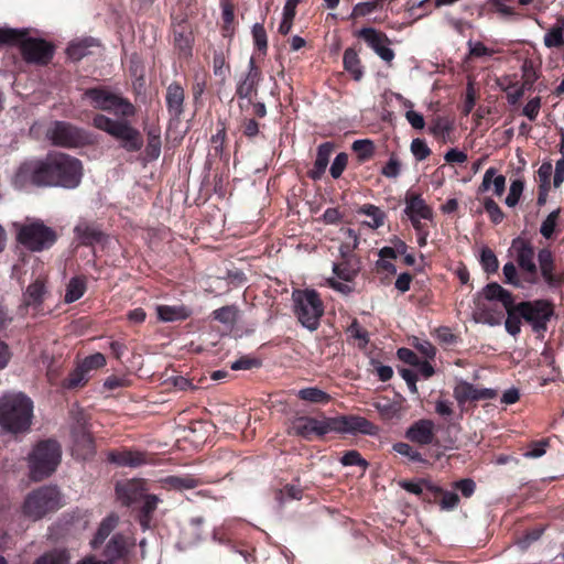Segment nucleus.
I'll use <instances>...</instances> for the list:
<instances>
[{
    "mask_svg": "<svg viewBox=\"0 0 564 564\" xmlns=\"http://www.w3.org/2000/svg\"><path fill=\"white\" fill-rule=\"evenodd\" d=\"M45 186L76 188L83 178L80 160L63 152L48 153L44 159Z\"/></svg>",
    "mask_w": 564,
    "mask_h": 564,
    "instance_id": "obj_1",
    "label": "nucleus"
},
{
    "mask_svg": "<svg viewBox=\"0 0 564 564\" xmlns=\"http://www.w3.org/2000/svg\"><path fill=\"white\" fill-rule=\"evenodd\" d=\"M33 417V402L22 392L0 398V425L12 433L25 432Z\"/></svg>",
    "mask_w": 564,
    "mask_h": 564,
    "instance_id": "obj_2",
    "label": "nucleus"
},
{
    "mask_svg": "<svg viewBox=\"0 0 564 564\" xmlns=\"http://www.w3.org/2000/svg\"><path fill=\"white\" fill-rule=\"evenodd\" d=\"M62 448L55 440L39 442L29 454L30 476L33 480H42L55 471L61 463Z\"/></svg>",
    "mask_w": 564,
    "mask_h": 564,
    "instance_id": "obj_3",
    "label": "nucleus"
},
{
    "mask_svg": "<svg viewBox=\"0 0 564 564\" xmlns=\"http://www.w3.org/2000/svg\"><path fill=\"white\" fill-rule=\"evenodd\" d=\"M14 228L19 243L32 252L50 249L57 239L55 230L40 219H28L23 224L17 223Z\"/></svg>",
    "mask_w": 564,
    "mask_h": 564,
    "instance_id": "obj_4",
    "label": "nucleus"
},
{
    "mask_svg": "<svg viewBox=\"0 0 564 564\" xmlns=\"http://www.w3.org/2000/svg\"><path fill=\"white\" fill-rule=\"evenodd\" d=\"M294 313L299 322L308 330H316L319 326L324 306L315 290H295L292 293Z\"/></svg>",
    "mask_w": 564,
    "mask_h": 564,
    "instance_id": "obj_5",
    "label": "nucleus"
},
{
    "mask_svg": "<svg viewBox=\"0 0 564 564\" xmlns=\"http://www.w3.org/2000/svg\"><path fill=\"white\" fill-rule=\"evenodd\" d=\"M61 506L59 490L56 487L44 486L28 495L22 510L29 519L39 520L46 513L57 510Z\"/></svg>",
    "mask_w": 564,
    "mask_h": 564,
    "instance_id": "obj_6",
    "label": "nucleus"
},
{
    "mask_svg": "<svg viewBox=\"0 0 564 564\" xmlns=\"http://www.w3.org/2000/svg\"><path fill=\"white\" fill-rule=\"evenodd\" d=\"M94 126L119 140L121 147L129 152L139 151L143 145L140 132L127 121L112 120L104 115H97L94 118Z\"/></svg>",
    "mask_w": 564,
    "mask_h": 564,
    "instance_id": "obj_7",
    "label": "nucleus"
},
{
    "mask_svg": "<svg viewBox=\"0 0 564 564\" xmlns=\"http://www.w3.org/2000/svg\"><path fill=\"white\" fill-rule=\"evenodd\" d=\"M84 97L90 100L93 107L100 110L115 111L124 117L133 116L135 112L131 102L107 88H89L85 90Z\"/></svg>",
    "mask_w": 564,
    "mask_h": 564,
    "instance_id": "obj_8",
    "label": "nucleus"
},
{
    "mask_svg": "<svg viewBox=\"0 0 564 564\" xmlns=\"http://www.w3.org/2000/svg\"><path fill=\"white\" fill-rule=\"evenodd\" d=\"M19 37H0V47L11 44ZM19 46L23 58L29 63L46 64L53 57L54 46L44 37H21Z\"/></svg>",
    "mask_w": 564,
    "mask_h": 564,
    "instance_id": "obj_9",
    "label": "nucleus"
},
{
    "mask_svg": "<svg viewBox=\"0 0 564 564\" xmlns=\"http://www.w3.org/2000/svg\"><path fill=\"white\" fill-rule=\"evenodd\" d=\"M46 138L63 148H77L90 142L87 132L65 121L53 122L46 130Z\"/></svg>",
    "mask_w": 564,
    "mask_h": 564,
    "instance_id": "obj_10",
    "label": "nucleus"
},
{
    "mask_svg": "<svg viewBox=\"0 0 564 564\" xmlns=\"http://www.w3.org/2000/svg\"><path fill=\"white\" fill-rule=\"evenodd\" d=\"M510 252L514 258L524 280L531 284L538 282V267L535 264V252L531 242L522 237L512 240Z\"/></svg>",
    "mask_w": 564,
    "mask_h": 564,
    "instance_id": "obj_11",
    "label": "nucleus"
},
{
    "mask_svg": "<svg viewBox=\"0 0 564 564\" xmlns=\"http://www.w3.org/2000/svg\"><path fill=\"white\" fill-rule=\"evenodd\" d=\"M516 310L536 333L546 330L547 322L553 315L552 305L545 300L522 302L516 306Z\"/></svg>",
    "mask_w": 564,
    "mask_h": 564,
    "instance_id": "obj_12",
    "label": "nucleus"
},
{
    "mask_svg": "<svg viewBox=\"0 0 564 564\" xmlns=\"http://www.w3.org/2000/svg\"><path fill=\"white\" fill-rule=\"evenodd\" d=\"M12 183L19 189L28 188L30 185L45 186L43 159L22 163L17 170Z\"/></svg>",
    "mask_w": 564,
    "mask_h": 564,
    "instance_id": "obj_13",
    "label": "nucleus"
},
{
    "mask_svg": "<svg viewBox=\"0 0 564 564\" xmlns=\"http://www.w3.org/2000/svg\"><path fill=\"white\" fill-rule=\"evenodd\" d=\"M404 213L415 230H421V226H423L421 220H431L433 218L431 207L421 195L414 193L406 194Z\"/></svg>",
    "mask_w": 564,
    "mask_h": 564,
    "instance_id": "obj_14",
    "label": "nucleus"
},
{
    "mask_svg": "<svg viewBox=\"0 0 564 564\" xmlns=\"http://www.w3.org/2000/svg\"><path fill=\"white\" fill-rule=\"evenodd\" d=\"M496 395L495 390L478 389L465 380L458 381L454 388V398L459 404H464L467 401L489 400L494 399Z\"/></svg>",
    "mask_w": 564,
    "mask_h": 564,
    "instance_id": "obj_15",
    "label": "nucleus"
},
{
    "mask_svg": "<svg viewBox=\"0 0 564 564\" xmlns=\"http://www.w3.org/2000/svg\"><path fill=\"white\" fill-rule=\"evenodd\" d=\"M184 88L177 83L170 84L165 93V105L172 121H180L184 112Z\"/></svg>",
    "mask_w": 564,
    "mask_h": 564,
    "instance_id": "obj_16",
    "label": "nucleus"
},
{
    "mask_svg": "<svg viewBox=\"0 0 564 564\" xmlns=\"http://www.w3.org/2000/svg\"><path fill=\"white\" fill-rule=\"evenodd\" d=\"M328 431L329 425L326 422L305 416L295 419L290 426L291 433L304 438H310L313 434L324 435Z\"/></svg>",
    "mask_w": 564,
    "mask_h": 564,
    "instance_id": "obj_17",
    "label": "nucleus"
},
{
    "mask_svg": "<svg viewBox=\"0 0 564 564\" xmlns=\"http://www.w3.org/2000/svg\"><path fill=\"white\" fill-rule=\"evenodd\" d=\"M336 429L344 433H361L366 435H375L378 430L370 421L358 415L339 417L336 421Z\"/></svg>",
    "mask_w": 564,
    "mask_h": 564,
    "instance_id": "obj_18",
    "label": "nucleus"
},
{
    "mask_svg": "<svg viewBox=\"0 0 564 564\" xmlns=\"http://www.w3.org/2000/svg\"><path fill=\"white\" fill-rule=\"evenodd\" d=\"M435 424L431 420L422 419L414 422L405 432V437L419 445L432 444L435 436Z\"/></svg>",
    "mask_w": 564,
    "mask_h": 564,
    "instance_id": "obj_19",
    "label": "nucleus"
},
{
    "mask_svg": "<svg viewBox=\"0 0 564 564\" xmlns=\"http://www.w3.org/2000/svg\"><path fill=\"white\" fill-rule=\"evenodd\" d=\"M473 316L477 323L496 326L501 323L502 312L497 311L492 302H487L481 296H476Z\"/></svg>",
    "mask_w": 564,
    "mask_h": 564,
    "instance_id": "obj_20",
    "label": "nucleus"
},
{
    "mask_svg": "<svg viewBox=\"0 0 564 564\" xmlns=\"http://www.w3.org/2000/svg\"><path fill=\"white\" fill-rule=\"evenodd\" d=\"M260 70L256 66L254 57H250L248 72L243 78L237 83L236 94L239 98H250L257 90L260 82Z\"/></svg>",
    "mask_w": 564,
    "mask_h": 564,
    "instance_id": "obj_21",
    "label": "nucleus"
},
{
    "mask_svg": "<svg viewBox=\"0 0 564 564\" xmlns=\"http://www.w3.org/2000/svg\"><path fill=\"white\" fill-rule=\"evenodd\" d=\"M477 296H481L487 302L498 301L503 305L505 310H509L513 304L512 294L498 283L487 284Z\"/></svg>",
    "mask_w": 564,
    "mask_h": 564,
    "instance_id": "obj_22",
    "label": "nucleus"
},
{
    "mask_svg": "<svg viewBox=\"0 0 564 564\" xmlns=\"http://www.w3.org/2000/svg\"><path fill=\"white\" fill-rule=\"evenodd\" d=\"M73 452L80 459H86L94 455V441L90 433L85 429L74 433Z\"/></svg>",
    "mask_w": 564,
    "mask_h": 564,
    "instance_id": "obj_23",
    "label": "nucleus"
},
{
    "mask_svg": "<svg viewBox=\"0 0 564 564\" xmlns=\"http://www.w3.org/2000/svg\"><path fill=\"white\" fill-rule=\"evenodd\" d=\"M332 151L333 145L329 142L323 143L318 147L314 169L310 172V176L313 180H318L324 174L329 163Z\"/></svg>",
    "mask_w": 564,
    "mask_h": 564,
    "instance_id": "obj_24",
    "label": "nucleus"
},
{
    "mask_svg": "<svg viewBox=\"0 0 564 564\" xmlns=\"http://www.w3.org/2000/svg\"><path fill=\"white\" fill-rule=\"evenodd\" d=\"M368 46L375 51L380 58L390 63L394 58V52L391 48V41L389 37H365Z\"/></svg>",
    "mask_w": 564,
    "mask_h": 564,
    "instance_id": "obj_25",
    "label": "nucleus"
},
{
    "mask_svg": "<svg viewBox=\"0 0 564 564\" xmlns=\"http://www.w3.org/2000/svg\"><path fill=\"white\" fill-rule=\"evenodd\" d=\"M109 460L119 466H129V467H137V466L142 465L145 462L142 453L131 452V451L110 453Z\"/></svg>",
    "mask_w": 564,
    "mask_h": 564,
    "instance_id": "obj_26",
    "label": "nucleus"
},
{
    "mask_svg": "<svg viewBox=\"0 0 564 564\" xmlns=\"http://www.w3.org/2000/svg\"><path fill=\"white\" fill-rule=\"evenodd\" d=\"M116 494L122 505L129 506L142 496L139 485L133 481L119 482L116 486Z\"/></svg>",
    "mask_w": 564,
    "mask_h": 564,
    "instance_id": "obj_27",
    "label": "nucleus"
},
{
    "mask_svg": "<svg viewBox=\"0 0 564 564\" xmlns=\"http://www.w3.org/2000/svg\"><path fill=\"white\" fill-rule=\"evenodd\" d=\"M538 261L541 274L549 285H553L554 278V261L553 254L549 249H541L538 253Z\"/></svg>",
    "mask_w": 564,
    "mask_h": 564,
    "instance_id": "obj_28",
    "label": "nucleus"
},
{
    "mask_svg": "<svg viewBox=\"0 0 564 564\" xmlns=\"http://www.w3.org/2000/svg\"><path fill=\"white\" fill-rule=\"evenodd\" d=\"M229 56V50L224 48L220 51L215 52L213 57V72L216 77L220 79L221 84H225L229 73H230V66L227 63V58Z\"/></svg>",
    "mask_w": 564,
    "mask_h": 564,
    "instance_id": "obj_29",
    "label": "nucleus"
},
{
    "mask_svg": "<svg viewBox=\"0 0 564 564\" xmlns=\"http://www.w3.org/2000/svg\"><path fill=\"white\" fill-rule=\"evenodd\" d=\"M494 185V192L497 196H501L506 188V177L501 174H497L495 167H489L482 177L481 189L488 191Z\"/></svg>",
    "mask_w": 564,
    "mask_h": 564,
    "instance_id": "obj_30",
    "label": "nucleus"
},
{
    "mask_svg": "<svg viewBox=\"0 0 564 564\" xmlns=\"http://www.w3.org/2000/svg\"><path fill=\"white\" fill-rule=\"evenodd\" d=\"M158 318L162 322H175L182 321L188 317L189 312L185 306H169L158 305L156 306Z\"/></svg>",
    "mask_w": 564,
    "mask_h": 564,
    "instance_id": "obj_31",
    "label": "nucleus"
},
{
    "mask_svg": "<svg viewBox=\"0 0 564 564\" xmlns=\"http://www.w3.org/2000/svg\"><path fill=\"white\" fill-rule=\"evenodd\" d=\"M359 265L356 259H347L340 263L333 264L334 274L345 281L351 282L358 274Z\"/></svg>",
    "mask_w": 564,
    "mask_h": 564,
    "instance_id": "obj_32",
    "label": "nucleus"
},
{
    "mask_svg": "<svg viewBox=\"0 0 564 564\" xmlns=\"http://www.w3.org/2000/svg\"><path fill=\"white\" fill-rule=\"evenodd\" d=\"M75 234L85 245L99 242L102 238V232L96 226L84 221L75 227Z\"/></svg>",
    "mask_w": 564,
    "mask_h": 564,
    "instance_id": "obj_33",
    "label": "nucleus"
},
{
    "mask_svg": "<svg viewBox=\"0 0 564 564\" xmlns=\"http://www.w3.org/2000/svg\"><path fill=\"white\" fill-rule=\"evenodd\" d=\"M117 524H118L117 516L110 514L107 518H105L101 521L95 538L91 540V543H90L91 546L94 549L99 547L105 542V540L109 536V534L112 532V530L116 528Z\"/></svg>",
    "mask_w": 564,
    "mask_h": 564,
    "instance_id": "obj_34",
    "label": "nucleus"
},
{
    "mask_svg": "<svg viewBox=\"0 0 564 564\" xmlns=\"http://www.w3.org/2000/svg\"><path fill=\"white\" fill-rule=\"evenodd\" d=\"M344 68L351 74L355 80H360L364 76V70L360 65L358 54L354 48H347L344 53Z\"/></svg>",
    "mask_w": 564,
    "mask_h": 564,
    "instance_id": "obj_35",
    "label": "nucleus"
},
{
    "mask_svg": "<svg viewBox=\"0 0 564 564\" xmlns=\"http://www.w3.org/2000/svg\"><path fill=\"white\" fill-rule=\"evenodd\" d=\"M45 294V284L42 280H35L30 284L23 295L25 305H40Z\"/></svg>",
    "mask_w": 564,
    "mask_h": 564,
    "instance_id": "obj_36",
    "label": "nucleus"
},
{
    "mask_svg": "<svg viewBox=\"0 0 564 564\" xmlns=\"http://www.w3.org/2000/svg\"><path fill=\"white\" fill-rule=\"evenodd\" d=\"M86 291V281L84 278L74 276L69 280L66 292H65V302L73 303L79 300Z\"/></svg>",
    "mask_w": 564,
    "mask_h": 564,
    "instance_id": "obj_37",
    "label": "nucleus"
},
{
    "mask_svg": "<svg viewBox=\"0 0 564 564\" xmlns=\"http://www.w3.org/2000/svg\"><path fill=\"white\" fill-rule=\"evenodd\" d=\"M90 376L84 370L79 364H77L76 368L68 375V377L63 381V387L66 389H77L84 387Z\"/></svg>",
    "mask_w": 564,
    "mask_h": 564,
    "instance_id": "obj_38",
    "label": "nucleus"
},
{
    "mask_svg": "<svg viewBox=\"0 0 564 564\" xmlns=\"http://www.w3.org/2000/svg\"><path fill=\"white\" fill-rule=\"evenodd\" d=\"M297 397L304 401L319 404H326L330 400L329 394H327L325 391L316 387H310L299 390Z\"/></svg>",
    "mask_w": 564,
    "mask_h": 564,
    "instance_id": "obj_39",
    "label": "nucleus"
},
{
    "mask_svg": "<svg viewBox=\"0 0 564 564\" xmlns=\"http://www.w3.org/2000/svg\"><path fill=\"white\" fill-rule=\"evenodd\" d=\"M373 406L386 420H391L394 417H399L401 415V406L397 402H391L389 400H379L373 403Z\"/></svg>",
    "mask_w": 564,
    "mask_h": 564,
    "instance_id": "obj_40",
    "label": "nucleus"
},
{
    "mask_svg": "<svg viewBox=\"0 0 564 564\" xmlns=\"http://www.w3.org/2000/svg\"><path fill=\"white\" fill-rule=\"evenodd\" d=\"M124 552V540L120 534L113 535L105 550V556L108 561L119 558Z\"/></svg>",
    "mask_w": 564,
    "mask_h": 564,
    "instance_id": "obj_41",
    "label": "nucleus"
},
{
    "mask_svg": "<svg viewBox=\"0 0 564 564\" xmlns=\"http://www.w3.org/2000/svg\"><path fill=\"white\" fill-rule=\"evenodd\" d=\"M91 45V43L88 41V39H80L78 41L72 42L66 53L68 57L73 61H79L88 53V47Z\"/></svg>",
    "mask_w": 564,
    "mask_h": 564,
    "instance_id": "obj_42",
    "label": "nucleus"
},
{
    "mask_svg": "<svg viewBox=\"0 0 564 564\" xmlns=\"http://www.w3.org/2000/svg\"><path fill=\"white\" fill-rule=\"evenodd\" d=\"M351 149L356 152L360 161L369 160L375 153V144L369 139L354 141Z\"/></svg>",
    "mask_w": 564,
    "mask_h": 564,
    "instance_id": "obj_43",
    "label": "nucleus"
},
{
    "mask_svg": "<svg viewBox=\"0 0 564 564\" xmlns=\"http://www.w3.org/2000/svg\"><path fill=\"white\" fill-rule=\"evenodd\" d=\"M34 564H69V556L64 550H54L40 556Z\"/></svg>",
    "mask_w": 564,
    "mask_h": 564,
    "instance_id": "obj_44",
    "label": "nucleus"
},
{
    "mask_svg": "<svg viewBox=\"0 0 564 564\" xmlns=\"http://www.w3.org/2000/svg\"><path fill=\"white\" fill-rule=\"evenodd\" d=\"M359 213L365 214L371 218V220L367 223L369 227L379 228L383 225L384 214L379 207L373 205H364Z\"/></svg>",
    "mask_w": 564,
    "mask_h": 564,
    "instance_id": "obj_45",
    "label": "nucleus"
},
{
    "mask_svg": "<svg viewBox=\"0 0 564 564\" xmlns=\"http://www.w3.org/2000/svg\"><path fill=\"white\" fill-rule=\"evenodd\" d=\"M147 155L151 160H156L161 154V138L160 133L155 130H151L148 133V143L145 148Z\"/></svg>",
    "mask_w": 564,
    "mask_h": 564,
    "instance_id": "obj_46",
    "label": "nucleus"
},
{
    "mask_svg": "<svg viewBox=\"0 0 564 564\" xmlns=\"http://www.w3.org/2000/svg\"><path fill=\"white\" fill-rule=\"evenodd\" d=\"M166 481L176 489H193L200 485L199 479L193 476H171Z\"/></svg>",
    "mask_w": 564,
    "mask_h": 564,
    "instance_id": "obj_47",
    "label": "nucleus"
},
{
    "mask_svg": "<svg viewBox=\"0 0 564 564\" xmlns=\"http://www.w3.org/2000/svg\"><path fill=\"white\" fill-rule=\"evenodd\" d=\"M78 364L90 376V372L93 370L102 368L106 365V358L101 352H96V354H93V355L84 358Z\"/></svg>",
    "mask_w": 564,
    "mask_h": 564,
    "instance_id": "obj_48",
    "label": "nucleus"
},
{
    "mask_svg": "<svg viewBox=\"0 0 564 564\" xmlns=\"http://www.w3.org/2000/svg\"><path fill=\"white\" fill-rule=\"evenodd\" d=\"M159 498L154 495H148L144 497L142 506L141 524L143 528H148L151 519V513L156 509Z\"/></svg>",
    "mask_w": 564,
    "mask_h": 564,
    "instance_id": "obj_49",
    "label": "nucleus"
},
{
    "mask_svg": "<svg viewBox=\"0 0 564 564\" xmlns=\"http://www.w3.org/2000/svg\"><path fill=\"white\" fill-rule=\"evenodd\" d=\"M507 312V319L505 322V327H506V330L512 335V336H516L520 333V326H521V321H520V317H519V313L517 312L516 310V306L512 304V306L509 308V310H506Z\"/></svg>",
    "mask_w": 564,
    "mask_h": 564,
    "instance_id": "obj_50",
    "label": "nucleus"
},
{
    "mask_svg": "<svg viewBox=\"0 0 564 564\" xmlns=\"http://www.w3.org/2000/svg\"><path fill=\"white\" fill-rule=\"evenodd\" d=\"M213 316L216 321L223 324H234L237 318V308L235 306H223L213 312Z\"/></svg>",
    "mask_w": 564,
    "mask_h": 564,
    "instance_id": "obj_51",
    "label": "nucleus"
},
{
    "mask_svg": "<svg viewBox=\"0 0 564 564\" xmlns=\"http://www.w3.org/2000/svg\"><path fill=\"white\" fill-rule=\"evenodd\" d=\"M345 234L347 235L349 241L346 242L345 245L340 246V248H339V252L343 258V261H345L347 259H355L351 251L355 248H357V246H358V237L352 229H350V228L346 229Z\"/></svg>",
    "mask_w": 564,
    "mask_h": 564,
    "instance_id": "obj_52",
    "label": "nucleus"
},
{
    "mask_svg": "<svg viewBox=\"0 0 564 564\" xmlns=\"http://www.w3.org/2000/svg\"><path fill=\"white\" fill-rule=\"evenodd\" d=\"M524 188V184L521 180H514L511 182L509 187V193L506 197V205L509 207H514L522 195Z\"/></svg>",
    "mask_w": 564,
    "mask_h": 564,
    "instance_id": "obj_53",
    "label": "nucleus"
},
{
    "mask_svg": "<svg viewBox=\"0 0 564 564\" xmlns=\"http://www.w3.org/2000/svg\"><path fill=\"white\" fill-rule=\"evenodd\" d=\"M480 262L484 270L488 273H494L498 270L499 262L492 250L484 248L480 254Z\"/></svg>",
    "mask_w": 564,
    "mask_h": 564,
    "instance_id": "obj_54",
    "label": "nucleus"
},
{
    "mask_svg": "<svg viewBox=\"0 0 564 564\" xmlns=\"http://www.w3.org/2000/svg\"><path fill=\"white\" fill-rule=\"evenodd\" d=\"M393 449L398 454L408 457L411 462L425 463L421 453L406 443H397L393 445Z\"/></svg>",
    "mask_w": 564,
    "mask_h": 564,
    "instance_id": "obj_55",
    "label": "nucleus"
},
{
    "mask_svg": "<svg viewBox=\"0 0 564 564\" xmlns=\"http://www.w3.org/2000/svg\"><path fill=\"white\" fill-rule=\"evenodd\" d=\"M410 149H411L413 156L417 161H423L431 154V150H430L427 143L425 142V140H423V139H419V138L414 139L411 142Z\"/></svg>",
    "mask_w": 564,
    "mask_h": 564,
    "instance_id": "obj_56",
    "label": "nucleus"
},
{
    "mask_svg": "<svg viewBox=\"0 0 564 564\" xmlns=\"http://www.w3.org/2000/svg\"><path fill=\"white\" fill-rule=\"evenodd\" d=\"M486 213L495 224H499L503 220L505 215L499 205L491 198H486L484 202Z\"/></svg>",
    "mask_w": 564,
    "mask_h": 564,
    "instance_id": "obj_57",
    "label": "nucleus"
},
{
    "mask_svg": "<svg viewBox=\"0 0 564 564\" xmlns=\"http://www.w3.org/2000/svg\"><path fill=\"white\" fill-rule=\"evenodd\" d=\"M547 446H549L547 440L532 442L529 445L528 451L523 453V456L525 458H540L546 453Z\"/></svg>",
    "mask_w": 564,
    "mask_h": 564,
    "instance_id": "obj_58",
    "label": "nucleus"
},
{
    "mask_svg": "<svg viewBox=\"0 0 564 564\" xmlns=\"http://www.w3.org/2000/svg\"><path fill=\"white\" fill-rule=\"evenodd\" d=\"M558 218V210H553L547 215V217L543 220L540 232L544 238H551L556 227Z\"/></svg>",
    "mask_w": 564,
    "mask_h": 564,
    "instance_id": "obj_59",
    "label": "nucleus"
},
{
    "mask_svg": "<svg viewBox=\"0 0 564 564\" xmlns=\"http://www.w3.org/2000/svg\"><path fill=\"white\" fill-rule=\"evenodd\" d=\"M401 163L397 155L392 154L382 167L381 174L388 178H397L400 175Z\"/></svg>",
    "mask_w": 564,
    "mask_h": 564,
    "instance_id": "obj_60",
    "label": "nucleus"
},
{
    "mask_svg": "<svg viewBox=\"0 0 564 564\" xmlns=\"http://www.w3.org/2000/svg\"><path fill=\"white\" fill-rule=\"evenodd\" d=\"M340 462L345 466H360L362 469H366L368 463L361 457V455L357 451L346 452Z\"/></svg>",
    "mask_w": 564,
    "mask_h": 564,
    "instance_id": "obj_61",
    "label": "nucleus"
},
{
    "mask_svg": "<svg viewBox=\"0 0 564 564\" xmlns=\"http://www.w3.org/2000/svg\"><path fill=\"white\" fill-rule=\"evenodd\" d=\"M295 15V8L290 7L288 3L283 8V18L279 26V31L282 34H286L291 31L293 18Z\"/></svg>",
    "mask_w": 564,
    "mask_h": 564,
    "instance_id": "obj_62",
    "label": "nucleus"
},
{
    "mask_svg": "<svg viewBox=\"0 0 564 564\" xmlns=\"http://www.w3.org/2000/svg\"><path fill=\"white\" fill-rule=\"evenodd\" d=\"M347 162H348V156L346 153L341 152L335 156V159L330 165V169H329L330 174L334 178H338L343 174L344 170L347 166Z\"/></svg>",
    "mask_w": 564,
    "mask_h": 564,
    "instance_id": "obj_63",
    "label": "nucleus"
},
{
    "mask_svg": "<svg viewBox=\"0 0 564 564\" xmlns=\"http://www.w3.org/2000/svg\"><path fill=\"white\" fill-rule=\"evenodd\" d=\"M469 54L474 57H489L494 54V50L485 46L480 41L469 40Z\"/></svg>",
    "mask_w": 564,
    "mask_h": 564,
    "instance_id": "obj_64",
    "label": "nucleus"
}]
</instances>
